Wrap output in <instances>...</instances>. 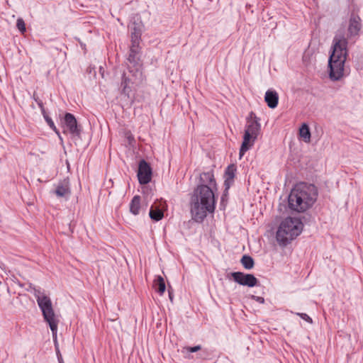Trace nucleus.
Segmentation results:
<instances>
[{"label":"nucleus","instance_id":"nucleus-1","mask_svg":"<svg viewBox=\"0 0 363 363\" xmlns=\"http://www.w3.org/2000/svg\"><path fill=\"white\" fill-rule=\"evenodd\" d=\"M213 189L204 185H198L191 198V213L192 219L201 223L208 213H213L216 208Z\"/></svg>","mask_w":363,"mask_h":363},{"label":"nucleus","instance_id":"nucleus-2","mask_svg":"<svg viewBox=\"0 0 363 363\" xmlns=\"http://www.w3.org/2000/svg\"><path fill=\"white\" fill-rule=\"evenodd\" d=\"M318 190L313 184L301 182L296 184L289 196V207L291 210L303 213L311 208L317 200Z\"/></svg>","mask_w":363,"mask_h":363},{"label":"nucleus","instance_id":"nucleus-3","mask_svg":"<svg viewBox=\"0 0 363 363\" xmlns=\"http://www.w3.org/2000/svg\"><path fill=\"white\" fill-rule=\"evenodd\" d=\"M140 47L139 43H134L132 42L130 48V52L128 57L129 62L128 71L130 77H126L125 74L123 75L121 82L122 93L130 97L131 89L129 86L130 84H139L143 80V75L142 72V65L140 62Z\"/></svg>","mask_w":363,"mask_h":363},{"label":"nucleus","instance_id":"nucleus-4","mask_svg":"<svg viewBox=\"0 0 363 363\" xmlns=\"http://www.w3.org/2000/svg\"><path fill=\"white\" fill-rule=\"evenodd\" d=\"M28 291L35 296L43 318L50 326L53 335L57 333L59 319L55 315L50 298L40 287L30 284Z\"/></svg>","mask_w":363,"mask_h":363},{"label":"nucleus","instance_id":"nucleus-5","mask_svg":"<svg viewBox=\"0 0 363 363\" xmlns=\"http://www.w3.org/2000/svg\"><path fill=\"white\" fill-rule=\"evenodd\" d=\"M303 223L300 219L287 217L281 223L276 235L279 245L286 246L302 231Z\"/></svg>","mask_w":363,"mask_h":363},{"label":"nucleus","instance_id":"nucleus-6","mask_svg":"<svg viewBox=\"0 0 363 363\" xmlns=\"http://www.w3.org/2000/svg\"><path fill=\"white\" fill-rule=\"evenodd\" d=\"M260 132L261 124L259 122V118L253 113H251L250 117L247 118L243 140L239 152L240 158H242L245 152L253 147Z\"/></svg>","mask_w":363,"mask_h":363},{"label":"nucleus","instance_id":"nucleus-7","mask_svg":"<svg viewBox=\"0 0 363 363\" xmlns=\"http://www.w3.org/2000/svg\"><path fill=\"white\" fill-rule=\"evenodd\" d=\"M347 40L344 34L337 33L333 39V52L330 57L341 60H346L347 55Z\"/></svg>","mask_w":363,"mask_h":363},{"label":"nucleus","instance_id":"nucleus-8","mask_svg":"<svg viewBox=\"0 0 363 363\" xmlns=\"http://www.w3.org/2000/svg\"><path fill=\"white\" fill-rule=\"evenodd\" d=\"M63 133H69L73 136H79L80 127L77 124L76 118L72 113H66L62 121Z\"/></svg>","mask_w":363,"mask_h":363},{"label":"nucleus","instance_id":"nucleus-9","mask_svg":"<svg viewBox=\"0 0 363 363\" xmlns=\"http://www.w3.org/2000/svg\"><path fill=\"white\" fill-rule=\"evenodd\" d=\"M345 60L329 58L330 78L333 80L340 79L344 74Z\"/></svg>","mask_w":363,"mask_h":363},{"label":"nucleus","instance_id":"nucleus-10","mask_svg":"<svg viewBox=\"0 0 363 363\" xmlns=\"http://www.w3.org/2000/svg\"><path fill=\"white\" fill-rule=\"evenodd\" d=\"M230 277L236 283L248 287H253L258 283L257 279L251 274H244L240 272H235L230 274Z\"/></svg>","mask_w":363,"mask_h":363},{"label":"nucleus","instance_id":"nucleus-11","mask_svg":"<svg viewBox=\"0 0 363 363\" xmlns=\"http://www.w3.org/2000/svg\"><path fill=\"white\" fill-rule=\"evenodd\" d=\"M152 171L149 163L141 160L138 164V179L140 184H147L152 179Z\"/></svg>","mask_w":363,"mask_h":363},{"label":"nucleus","instance_id":"nucleus-12","mask_svg":"<svg viewBox=\"0 0 363 363\" xmlns=\"http://www.w3.org/2000/svg\"><path fill=\"white\" fill-rule=\"evenodd\" d=\"M237 168L235 164H230L227 167L224 174L225 191L228 192L229 189L234 183Z\"/></svg>","mask_w":363,"mask_h":363},{"label":"nucleus","instance_id":"nucleus-13","mask_svg":"<svg viewBox=\"0 0 363 363\" xmlns=\"http://www.w3.org/2000/svg\"><path fill=\"white\" fill-rule=\"evenodd\" d=\"M165 202L161 201L159 204L154 203L150 209V217L155 221H159L164 217L163 210L165 208Z\"/></svg>","mask_w":363,"mask_h":363},{"label":"nucleus","instance_id":"nucleus-14","mask_svg":"<svg viewBox=\"0 0 363 363\" xmlns=\"http://www.w3.org/2000/svg\"><path fill=\"white\" fill-rule=\"evenodd\" d=\"M200 184L210 186L213 190H217V184L213 171L203 172L200 174Z\"/></svg>","mask_w":363,"mask_h":363},{"label":"nucleus","instance_id":"nucleus-15","mask_svg":"<svg viewBox=\"0 0 363 363\" xmlns=\"http://www.w3.org/2000/svg\"><path fill=\"white\" fill-rule=\"evenodd\" d=\"M362 28L361 18L356 15H352L350 19L348 33L350 37L357 36Z\"/></svg>","mask_w":363,"mask_h":363},{"label":"nucleus","instance_id":"nucleus-16","mask_svg":"<svg viewBox=\"0 0 363 363\" xmlns=\"http://www.w3.org/2000/svg\"><path fill=\"white\" fill-rule=\"evenodd\" d=\"M264 101L269 108H276L279 102V95L277 92L274 90H267L265 93Z\"/></svg>","mask_w":363,"mask_h":363},{"label":"nucleus","instance_id":"nucleus-17","mask_svg":"<svg viewBox=\"0 0 363 363\" xmlns=\"http://www.w3.org/2000/svg\"><path fill=\"white\" fill-rule=\"evenodd\" d=\"M71 191L68 181L64 180L59 183L55 191V194L57 197H68Z\"/></svg>","mask_w":363,"mask_h":363},{"label":"nucleus","instance_id":"nucleus-18","mask_svg":"<svg viewBox=\"0 0 363 363\" xmlns=\"http://www.w3.org/2000/svg\"><path fill=\"white\" fill-rule=\"evenodd\" d=\"M140 196H135L132 199L130 203V212L137 216L140 213Z\"/></svg>","mask_w":363,"mask_h":363},{"label":"nucleus","instance_id":"nucleus-19","mask_svg":"<svg viewBox=\"0 0 363 363\" xmlns=\"http://www.w3.org/2000/svg\"><path fill=\"white\" fill-rule=\"evenodd\" d=\"M153 286L157 292L162 295L166 289L164 279L161 276L157 277L154 281Z\"/></svg>","mask_w":363,"mask_h":363},{"label":"nucleus","instance_id":"nucleus-20","mask_svg":"<svg viewBox=\"0 0 363 363\" xmlns=\"http://www.w3.org/2000/svg\"><path fill=\"white\" fill-rule=\"evenodd\" d=\"M131 30V41L134 43H139L141 36V29L139 25L135 23L130 27Z\"/></svg>","mask_w":363,"mask_h":363},{"label":"nucleus","instance_id":"nucleus-21","mask_svg":"<svg viewBox=\"0 0 363 363\" xmlns=\"http://www.w3.org/2000/svg\"><path fill=\"white\" fill-rule=\"evenodd\" d=\"M299 135L303 138L306 143H310L311 141V132L309 127L307 124L303 123L299 129Z\"/></svg>","mask_w":363,"mask_h":363},{"label":"nucleus","instance_id":"nucleus-22","mask_svg":"<svg viewBox=\"0 0 363 363\" xmlns=\"http://www.w3.org/2000/svg\"><path fill=\"white\" fill-rule=\"evenodd\" d=\"M240 262L246 269H251L254 267V260L250 256L244 255Z\"/></svg>","mask_w":363,"mask_h":363},{"label":"nucleus","instance_id":"nucleus-23","mask_svg":"<svg viewBox=\"0 0 363 363\" xmlns=\"http://www.w3.org/2000/svg\"><path fill=\"white\" fill-rule=\"evenodd\" d=\"M43 116V118H45L47 124L49 125V127L57 134L59 135V130L57 128L56 125H55L53 121L49 116L47 114L46 111L45 113H42Z\"/></svg>","mask_w":363,"mask_h":363},{"label":"nucleus","instance_id":"nucleus-24","mask_svg":"<svg viewBox=\"0 0 363 363\" xmlns=\"http://www.w3.org/2000/svg\"><path fill=\"white\" fill-rule=\"evenodd\" d=\"M16 26L18 28V29L22 33H23L24 32H26V25H25V22L22 19V18H18L16 21Z\"/></svg>","mask_w":363,"mask_h":363},{"label":"nucleus","instance_id":"nucleus-25","mask_svg":"<svg viewBox=\"0 0 363 363\" xmlns=\"http://www.w3.org/2000/svg\"><path fill=\"white\" fill-rule=\"evenodd\" d=\"M33 99L36 101V103L38 104V106L40 108L41 113H45V109L44 108L43 101L38 96H36V95L35 94H33Z\"/></svg>","mask_w":363,"mask_h":363},{"label":"nucleus","instance_id":"nucleus-26","mask_svg":"<svg viewBox=\"0 0 363 363\" xmlns=\"http://www.w3.org/2000/svg\"><path fill=\"white\" fill-rule=\"evenodd\" d=\"M296 314L297 315H298L299 317H301L304 320H306V322H308V323H311L313 322L312 318L308 315H307L306 313H296Z\"/></svg>","mask_w":363,"mask_h":363},{"label":"nucleus","instance_id":"nucleus-27","mask_svg":"<svg viewBox=\"0 0 363 363\" xmlns=\"http://www.w3.org/2000/svg\"><path fill=\"white\" fill-rule=\"evenodd\" d=\"M184 349L189 352H196L201 350V346L196 345L194 347H187Z\"/></svg>","mask_w":363,"mask_h":363},{"label":"nucleus","instance_id":"nucleus-28","mask_svg":"<svg viewBox=\"0 0 363 363\" xmlns=\"http://www.w3.org/2000/svg\"><path fill=\"white\" fill-rule=\"evenodd\" d=\"M252 298L259 303H264V298L262 296H252Z\"/></svg>","mask_w":363,"mask_h":363},{"label":"nucleus","instance_id":"nucleus-29","mask_svg":"<svg viewBox=\"0 0 363 363\" xmlns=\"http://www.w3.org/2000/svg\"><path fill=\"white\" fill-rule=\"evenodd\" d=\"M61 143H63V138H62L61 135H60V133L59 132V135H57Z\"/></svg>","mask_w":363,"mask_h":363},{"label":"nucleus","instance_id":"nucleus-30","mask_svg":"<svg viewBox=\"0 0 363 363\" xmlns=\"http://www.w3.org/2000/svg\"><path fill=\"white\" fill-rule=\"evenodd\" d=\"M227 194H228V192L224 191V194H223V196H225V195Z\"/></svg>","mask_w":363,"mask_h":363}]
</instances>
